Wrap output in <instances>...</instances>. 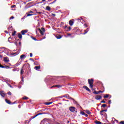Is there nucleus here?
Returning <instances> with one entry per match:
<instances>
[{
    "label": "nucleus",
    "mask_w": 124,
    "mask_h": 124,
    "mask_svg": "<svg viewBox=\"0 0 124 124\" xmlns=\"http://www.w3.org/2000/svg\"><path fill=\"white\" fill-rule=\"evenodd\" d=\"M80 114L82 115L83 116H85V114H86L83 111H80Z\"/></svg>",
    "instance_id": "7c9ffc66"
},
{
    "label": "nucleus",
    "mask_w": 124,
    "mask_h": 124,
    "mask_svg": "<svg viewBox=\"0 0 124 124\" xmlns=\"http://www.w3.org/2000/svg\"><path fill=\"white\" fill-rule=\"evenodd\" d=\"M12 19H14V16H12L10 18V20H12Z\"/></svg>",
    "instance_id": "49530a36"
},
{
    "label": "nucleus",
    "mask_w": 124,
    "mask_h": 124,
    "mask_svg": "<svg viewBox=\"0 0 124 124\" xmlns=\"http://www.w3.org/2000/svg\"><path fill=\"white\" fill-rule=\"evenodd\" d=\"M76 109V108H75V107H70L69 108V110L71 112H75Z\"/></svg>",
    "instance_id": "20e7f679"
},
{
    "label": "nucleus",
    "mask_w": 124,
    "mask_h": 124,
    "mask_svg": "<svg viewBox=\"0 0 124 124\" xmlns=\"http://www.w3.org/2000/svg\"><path fill=\"white\" fill-rule=\"evenodd\" d=\"M30 56L31 58L32 57V53H30Z\"/></svg>",
    "instance_id": "5fc2aeb1"
},
{
    "label": "nucleus",
    "mask_w": 124,
    "mask_h": 124,
    "mask_svg": "<svg viewBox=\"0 0 124 124\" xmlns=\"http://www.w3.org/2000/svg\"><path fill=\"white\" fill-rule=\"evenodd\" d=\"M62 88V85H55V88Z\"/></svg>",
    "instance_id": "c756f323"
},
{
    "label": "nucleus",
    "mask_w": 124,
    "mask_h": 124,
    "mask_svg": "<svg viewBox=\"0 0 124 124\" xmlns=\"http://www.w3.org/2000/svg\"><path fill=\"white\" fill-rule=\"evenodd\" d=\"M48 114V113H47V112L39 113L37 114L36 115H35V116H32V117H31V118H30V122H31V120H32V119H34V118H36V117H37V116H39V115H44V114Z\"/></svg>",
    "instance_id": "f03ea898"
},
{
    "label": "nucleus",
    "mask_w": 124,
    "mask_h": 124,
    "mask_svg": "<svg viewBox=\"0 0 124 124\" xmlns=\"http://www.w3.org/2000/svg\"><path fill=\"white\" fill-rule=\"evenodd\" d=\"M8 95H11V94H12L11 92H9L8 93Z\"/></svg>",
    "instance_id": "a18cd8bd"
},
{
    "label": "nucleus",
    "mask_w": 124,
    "mask_h": 124,
    "mask_svg": "<svg viewBox=\"0 0 124 124\" xmlns=\"http://www.w3.org/2000/svg\"><path fill=\"white\" fill-rule=\"evenodd\" d=\"M120 124H124V121H123L120 122Z\"/></svg>",
    "instance_id": "c03bdc74"
},
{
    "label": "nucleus",
    "mask_w": 124,
    "mask_h": 124,
    "mask_svg": "<svg viewBox=\"0 0 124 124\" xmlns=\"http://www.w3.org/2000/svg\"><path fill=\"white\" fill-rule=\"evenodd\" d=\"M3 67H3V66L2 65L0 64V68H2Z\"/></svg>",
    "instance_id": "864d4df0"
},
{
    "label": "nucleus",
    "mask_w": 124,
    "mask_h": 124,
    "mask_svg": "<svg viewBox=\"0 0 124 124\" xmlns=\"http://www.w3.org/2000/svg\"><path fill=\"white\" fill-rule=\"evenodd\" d=\"M10 39H11V37H10L8 38V41H9V42H10V43H11V42H10Z\"/></svg>",
    "instance_id": "09e8293b"
},
{
    "label": "nucleus",
    "mask_w": 124,
    "mask_h": 124,
    "mask_svg": "<svg viewBox=\"0 0 124 124\" xmlns=\"http://www.w3.org/2000/svg\"><path fill=\"white\" fill-rule=\"evenodd\" d=\"M5 33H8V31H5Z\"/></svg>",
    "instance_id": "774afa93"
},
{
    "label": "nucleus",
    "mask_w": 124,
    "mask_h": 124,
    "mask_svg": "<svg viewBox=\"0 0 124 124\" xmlns=\"http://www.w3.org/2000/svg\"><path fill=\"white\" fill-rule=\"evenodd\" d=\"M68 99H72V100H74V99H73V98H71V97H70L69 98V97H68Z\"/></svg>",
    "instance_id": "6e6d98bb"
},
{
    "label": "nucleus",
    "mask_w": 124,
    "mask_h": 124,
    "mask_svg": "<svg viewBox=\"0 0 124 124\" xmlns=\"http://www.w3.org/2000/svg\"><path fill=\"white\" fill-rule=\"evenodd\" d=\"M31 38H32V39H33V40H35V41H37V39H36V38L32 36H31Z\"/></svg>",
    "instance_id": "393cba45"
},
{
    "label": "nucleus",
    "mask_w": 124,
    "mask_h": 124,
    "mask_svg": "<svg viewBox=\"0 0 124 124\" xmlns=\"http://www.w3.org/2000/svg\"><path fill=\"white\" fill-rule=\"evenodd\" d=\"M73 24H74V22L73 21V20H69V24L70 25V26H73Z\"/></svg>",
    "instance_id": "9b49d317"
},
{
    "label": "nucleus",
    "mask_w": 124,
    "mask_h": 124,
    "mask_svg": "<svg viewBox=\"0 0 124 124\" xmlns=\"http://www.w3.org/2000/svg\"><path fill=\"white\" fill-rule=\"evenodd\" d=\"M28 32V30H22L21 31V33L22 35H25Z\"/></svg>",
    "instance_id": "0eeeda50"
},
{
    "label": "nucleus",
    "mask_w": 124,
    "mask_h": 124,
    "mask_svg": "<svg viewBox=\"0 0 124 124\" xmlns=\"http://www.w3.org/2000/svg\"><path fill=\"white\" fill-rule=\"evenodd\" d=\"M21 44H22V43L21 42H19V45H20V46H21Z\"/></svg>",
    "instance_id": "052dcab7"
},
{
    "label": "nucleus",
    "mask_w": 124,
    "mask_h": 124,
    "mask_svg": "<svg viewBox=\"0 0 124 124\" xmlns=\"http://www.w3.org/2000/svg\"><path fill=\"white\" fill-rule=\"evenodd\" d=\"M26 58V55L23 54L20 56V59L23 60V59Z\"/></svg>",
    "instance_id": "2eb2a0df"
},
{
    "label": "nucleus",
    "mask_w": 124,
    "mask_h": 124,
    "mask_svg": "<svg viewBox=\"0 0 124 124\" xmlns=\"http://www.w3.org/2000/svg\"><path fill=\"white\" fill-rule=\"evenodd\" d=\"M83 88L85 89V90H86V91H87L88 92H89V93H91V90L90 89V88H89L86 85H84L83 86Z\"/></svg>",
    "instance_id": "39448f33"
},
{
    "label": "nucleus",
    "mask_w": 124,
    "mask_h": 124,
    "mask_svg": "<svg viewBox=\"0 0 124 124\" xmlns=\"http://www.w3.org/2000/svg\"><path fill=\"white\" fill-rule=\"evenodd\" d=\"M86 113H87V114H88V115H91V111H90V110H85Z\"/></svg>",
    "instance_id": "412c9836"
},
{
    "label": "nucleus",
    "mask_w": 124,
    "mask_h": 124,
    "mask_svg": "<svg viewBox=\"0 0 124 124\" xmlns=\"http://www.w3.org/2000/svg\"><path fill=\"white\" fill-rule=\"evenodd\" d=\"M45 121H46V119H44V120H43V121L42 122H45Z\"/></svg>",
    "instance_id": "e2e57ef3"
},
{
    "label": "nucleus",
    "mask_w": 124,
    "mask_h": 124,
    "mask_svg": "<svg viewBox=\"0 0 124 124\" xmlns=\"http://www.w3.org/2000/svg\"><path fill=\"white\" fill-rule=\"evenodd\" d=\"M30 61H32V62H34V60H33V59L32 58H30Z\"/></svg>",
    "instance_id": "3c124183"
},
{
    "label": "nucleus",
    "mask_w": 124,
    "mask_h": 124,
    "mask_svg": "<svg viewBox=\"0 0 124 124\" xmlns=\"http://www.w3.org/2000/svg\"><path fill=\"white\" fill-rule=\"evenodd\" d=\"M10 29H12V26H11L10 27H9L8 28V30H10Z\"/></svg>",
    "instance_id": "13d9d810"
},
{
    "label": "nucleus",
    "mask_w": 124,
    "mask_h": 124,
    "mask_svg": "<svg viewBox=\"0 0 124 124\" xmlns=\"http://www.w3.org/2000/svg\"><path fill=\"white\" fill-rule=\"evenodd\" d=\"M104 116L105 117V119H107V114L105 113Z\"/></svg>",
    "instance_id": "c9c22d12"
},
{
    "label": "nucleus",
    "mask_w": 124,
    "mask_h": 124,
    "mask_svg": "<svg viewBox=\"0 0 124 124\" xmlns=\"http://www.w3.org/2000/svg\"><path fill=\"white\" fill-rule=\"evenodd\" d=\"M53 102H46L45 103V105H50V104H52Z\"/></svg>",
    "instance_id": "aec40b11"
},
{
    "label": "nucleus",
    "mask_w": 124,
    "mask_h": 124,
    "mask_svg": "<svg viewBox=\"0 0 124 124\" xmlns=\"http://www.w3.org/2000/svg\"><path fill=\"white\" fill-rule=\"evenodd\" d=\"M3 68H6V69H8L9 68H10V67H9V66H7V65H5V66H3Z\"/></svg>",
    "instance_id": "a211bd4d"
},
{
    "label": "nucleus",
    "mask_w": 124,
    "mask_h": 124,
    "mask_svg": "<svg viewBox=\"0 0 124 124\" xmlns=\"http://www.w3.org/2000/svg\"><path fill=\"white\" fill-rule=\"evenodd\" d=\"M93 93H94V94H99V91L96 92V91H94V92H93Z\"/></svg>",
    "instance_id": "b1692460"
},
{
    "label": "nucleus",
    "mask_w": 124,
    "mask_h": 124,
    "mask_svg": "<svg viewBox=\"0 0 124 124\" xmlns=\"http://www.w3.org/2000/svg\"><path fill=\"white\" fill-rule=\"evenodd\" d=\"M67 35H68V36H69L71 35V33H68V34H67Z\"/></svg>",
    "instance_id": "69168bd1"
},
{
    "label": "nucleus",
    "mask_w": 124,
    "mask_h": 124,
    "mask_svg": "<svg viewBox=\"0 0 124 124\" xmlns=\"http://www.w3.org/2000/svg\"><path fill=\"white\" fill-rule=\"evenodd\" d=\"M107 107V105H106V104H103V105L101 106V107H104V108H105V107Z\"/></svg>",
    "instance_id": "cd10ccee"
},
{
    "label": "nucleus",
    "mask_w": 124,
    "mask_h": 124,
    "mask_svg": "<svg viewBox=\"0 0 124 124\" xmlns=\"http://www.w3.org/2000/svg\"><path fill=\"white\" fill-rule=\"evenodd\" d=\"M46 0H42V1L39 2V3H42V2H44V1H46Z\"/></svg>",
    "instance_id": "ea45409f"
},
{
    "label": "nucleus",
    "mask_w": 124,
    "mask_h": 124,
    "mask_svg": "<svg viewBox=\"0 0 124 124\" xmlns=\"http://www.w3.org/2000/svg\"><path fill=\"white\" fill-rule=\"evenodd\" d=\"M56 37L57 39H61V38H62V35H58L56 36Z\"/></svg>",
    "instance_id": "ddd939ff"
},
{
    "label": "nucleus",
    "mask_w": 124,
    "mask_h": 124,
    "mask_svg": "<svg viewBox=\"0 0 124 124\" xmlns=\"http://www.w3.org/2000/svg\"><path fill=\"white\" fill-rule=\"evenodd\" d=\"M41 67L40 66H36L34 67V69H36V70H37L38 71L39 70V69H40Z\"/></svg>",
    "instance_id": "f8f14e48"
},
{
    "label": "nucleus",
    "mask_w": 124,
    "mask_h": 124,
    "mask_svg": "<svg viewBox=\"0 0 124 124\" xmlns=\"http://www.w3.org/2000/svg\"><path fill=\"white\" fill-rule=\"evenodd\" d=\"M38 31L41 35H44V32H45V29L44 28L42 27L41 29H39Z\"/></svg>",
    "instance_id": "7ed1b4c3"
},
{
    "label": "nucleus",
    "mask_w": 124,
    "mask_h": 124,
    "mask_svg": "<svg viewBox=\"0 0 124 124\" xmlns=\"http://www.w3.org/2000/svg\"><path fill=\"white\" fill-rule=\"evenodd\" d=\"M12 35L13 36H14V35H16V31H14V32L12 33Z\"/></svg>",
    "instance_id": "a878e982"
},
{
    "label": "nucleus",
    "mask_w": 124,
    "mask_h": 124,
    "mask_svg": "<svg viewBox=\"0 0 124 124\" xmlns=\"http://www.w3.org/2000/svg\"><path fill=\"white\" fill-rule=\"evenodd\" d=\"M88 32V29H87V30H84V34H86V33H87Z\"/></svg>",
    "instance_id": "e433bc0d"
},
{
    "label": "nucleus",
    "mask_w": 124,
    "mask_h": 124,
    "mask_svg": "<svg viewBox=\"0 0 124 124\" xmlns=\"http://www.w3.org/2000/svg\"><path fill=\"white\" fill-rule=\"evenodd\" d=\"M84 116H85V117H88V114H86V113H85V114H84Z\"/></svg>",
    "instance_id": "0e129e2a"
},
{
    "label": "nucleus",
    "mask_w": 124,
    "mask_h": 124,
    "mask_svg": "<svg viewBox=\"0 0 124 124\" xmlns=\"http://www.w3.org/2000/svg\"><path fill=\"white\" fill-rule=\"evenodd\" d=\"M103 113V111L102 110H101L100 111V115H101V116H103V113Z\"/></svg>",
    "instance_id": "473e14b6"
},
{
    "label": "nucleus",
    "mask_w": 124,
    "mask_h": 124,
    "mask_svg": "<svg viewBox=\"0 0 124 124\" xmlns=\"http://www.w3.org/2000/svg\"><path fill=\"white\" fill-rule=\"evenodd\" d=\"M11 55L12 56H14V55H15V56H17V55H18V53L17 52H12L11 53Z\"/></svg>",
    "instance_id": "dca6fc26"
},
{
    "label": "nucleus",
    "mask_w": 124,
    "mask_h": 124,
    "mask_svg": "<svg viewBox=\"0 0 124 124\" xmlns=\"http://www.w3.org/2000/svg\"><path fill=\"white\" fill-rule=\"evenodd\" d=\"M53 88H56L55 85L50 87V89H53Z\"/></svg>",
    "instance_id": "79ce46f5"
},
{
    "label": "nucleus",
    "mask_w": 124,
    "mask_h": 124,
    "mask_svg": "<svg viewBox=\"0 0 124 124\" xmlns=\"http://www.w3.org/2000/svg\"><path fill=\"white\" fill-rule=\"evenodd\" d=\"M111 103H112V100H108V104H111Z\"/></svg>",
    "instance_id": "58836bf2"
},
{
    "label": "nucleus",
    "mask_w": 124,
    "mask_h": 124,
    "mask_svg": "<svg viewBox=\"0 0 124 124\" xmlns=\"http://www.w3.org/2000/svg\"><path fill=\"white\" fill-rule=\"evenodd\" d=\"M8 86L9 87H10V88H12V86H11V85H10V84H9V83H8Z\"/></svg>",
    "instance_id": "de8ad7c7"
},
{
    "label": "nucleus",
    "mask_w": 124,
    "mask_h": 124,
    "mask_svg": "<svg viewBox=\"0 0 124 124\" xmlns=\"http://www.w3.org/2000/svg\"><path fill=\"white\" fill-rule=\"evenodd\" d=\"M0 94L2 96V97L5 96V94L4 93V91H0Z\"/></svg>",
    "instance_id": "1a4fd4ad"
},
{
    "label": "nucleus",
    "mask_w": 124,
    "mask_h": 124,
    "mask_svg": "<svg viewBox=\"0 0 124 124\" xmlns=\"http://www.w3.org/2000/svg\"><path fill=\"white\" fill-rule=\"evenodd\" d=\"M46 9L47 11H51V8L49 6H46Z\"/></svg>",
    "instance_id": "4468645a"
},
{
    "label": "nucleus",
    "mask_w": 124,
    "mask_h": 124,
    "mask_svg": "<svg viewBox=\"0 0 124 124\" xmlns=\"http://www.w3.org/2000/svg\"><path fill=\"white\" fill-rule=\"evenodd\" d=\"M103 112H107V109H103L102 110Z\"/></svg>",
    "instance_id": "8fccbe9b"
},
{
    "label": "nucleus",
    "mask_w": 124,
    "mask_h": 124,
    "mask_svg": "<svg viewBox=\"0 0 124 124\" xmlns=\"http://www.w3.org/2000/svg\"><path fill=\"white\" fill-rule=\"evenodd\" d=\"M101 98H102L101 95H97L95 97V99H96V100H99L100 99H101Z\"/></svg>",
    "instance_id": "423d86ee"
},
{
    "label": "nucleus",
    "mask_w": 124,
    "mask_h": 124,
    "mask_svg": "<svg viewBox=\"0 0 124 124\" xmlns=\"http://www.w3.org/2000/svg\"><path fill=\"white\" fill-rule=\"evenodd\" d=\"M52 16H54V17H55V16H56V14H52Z\"/></svg>",
    "instance_id": "bf43d9fd"
},
{
    "label": "nucleus",
    "mask_w": 124,
    "mask_h": 124,
    "mask_svg": "<svg viewBox=\"0 0 124 124\" xmlns=\"http://www.w3.org/2000/svg\"><path fill=\"white\" fill-rule=\"evenodd\" d=\"M57 1V0H54L52 2L50 3V4H53V3H55Z\"/></svg>",
    "instance_id": "f704fd0d"
},
{
    "label": "nucleus",
    "mask_w": 124,
    "mask_h": 124,
    "mask_svg": "<svg viewBox=\"0 0 124 124\" xmlns=\"http://www.w3.org/2000/svg\"><path fill=\"white\" fill-rule=\"evenodd\" d=\"M101 103H106V102L104 100L101 101Z\"/></svg>",
    "instance_id": "37998d69"
},
{
    "label": "nucleus",
    "mask_w": 124,
    "mask_h": 124,
    "mask_svg": "<svg viewBox=\"0 0 124 124\" xmlns=\"http://www.w3.org/2000/svg\"><path fill=\"white\" fill-rule=\"evenodd\" d=\"M37 13H38V14H41V12H37Z\"/></svg>",
    "instance_id": "338daca9"
},
{
    "label": "nucleus",
    "mask_w": 124,
    "mask_h": 124,
    "mask_svg": "<svg viewBox=\"0 0 124 124\" xmlns=\"http://www.w3.org/2000/svg\"><path fill=\"white\" fill-rule=\"evenodd\" d=\"M88 83L90 85V88L93 89V79H88Z\"/></svg>",
    "instance_id": "f257e3e1"
},
{
    "label": "nucleus",
    "mask_w": 124,
    "mask_h": 124,
    "mask_svg": "<svg viewBox=\"0 0 124 124\" xmlns=\"http://www.w3.org/2000/svg\"><path fill=\"white\" fill-rule=\"evenodd\" d=\"M32 15H33L32 14H28L27 16H32Z\"/></svg>",
    "instance_id": "72a5a7b5"
},
{
    "label": "nucleus",
    "mask_w": 124,
    "mask_h": 124,
    "mask_svg": "<svg viewBox=\"0 0 124 124\" xmlns=\"http://www.w3.org/2000/svg\"><path fill=\"white\" fill-rule=\"evenodd\" d=\"M22 99H24L25 100H27L29 99V98L28 97L25 96V97H23Z\"/></svg>",
    "instance_id": "2f4dec72"
},
{
    "label": "nucleus",
    "mask_w": 124,
    "mask_h": 124,
    "mask_svg": "<svg viewBox=\"0 0 124 124\" xmlns=\"http://www.w3.org/2000/svg\"><path fill=\"white\" fill-rule=\"evenodd\" d=\"M63 97H66L67 98H69V95L68 94H66L63 96Z\"/></svg>",
    "instance_id": "4be33fe9"
},
{
    "label": "nucleus",
    "mask_w": 124,
    "mask_h": 124,
    "mask_svg": "<svg viewBox=\"0 0 124 124\" xmlns=\"http://www.w3.org/2000/svg\"><path fill=\"white\" fill-rule=\"evenodd\" d=\"M99 92V93H104V91H98Z\"/></svg>",
    "instance_id": "4d7b16f0"
},
{
    "label": "nucleus",
    "mask_w": 124,
    "mask_h": 124,
    "mask_svg": "<svg viewBox=\"0 0 124 124\" xmlns=\"http://www.w3.org/2000/svg\"><path fill=\"white\" fill-rule=\"evenodd\" d=\"M109 97V94H107L104 96V98H108Z\"/></svg>",
    "instance_id": "5701e85b"
},
{
    "label": "nucleus",
    "mask_w": 124,
    "mask_h": 124,
    "mask_svg": "<svg viewBox=\"0 0 124 124\" xmlns=\"http://www.w3.org/2000/svg\"><path fill=\"white\" fill-rule=\"evenodd\" d=\"M53 88H56L55 85L50 87V89H53Z\"/></svg>",
    "instance_id": "a19ab883"
},
{
    "label": "nucleus",
    "mask_w": 124,
    "mask_h": 124,
    "mask_svg": "<svg viewBox=\"0 0 124 124\" xmlns=\"http://www.w3.org/2000/svg\"><path fill=\"white\" fill-rule=\"evenodd\" d=\"M16 5H13L11 6V8H14V7H16Z\"/></svg>",
    "instance_id": "4c0bfd02"
},
{
    "label": "nucleus",
    "mask_w": 124,
    "mask_h": 124,
    "mask_svg": "<svg viewBox=\"0 0 124 124\" xmlns=\"http://www.w3.org/2000/svg\"><path fill=\"white\" fill-rule=\"evenodd\" d=\"M18 34V37L19 38V39H22L23 38V36H22V34L21 33L18 32L17 33Z\"/></svg>",
    "instance_id": "9d476101"
},
{
    "label": "nucleus",
    "mask_w": 124,
    "mask_h": 124,
    "mask_svg": "<svg viewBox=\"0 0 124 124\" xmlns=\"http://www.w3.org/2000/svg\"><path fill=\"white\" fill-rule=\"evenodd\" d=\"M95 124H102V123H101L100 121H98L97 120L95 121Z\"/></svg>",
    "instance_id": "f3484780"
},
{
    "label": "nucleus",
    "mask_w": 124,
    "mask_h": 124,
    "mask_svg": "<svg viewBox=\"0 0 124 124\" xmlns=\"http://www.w3.org/2000/svg\"><path fill=\"white\" fill-rule=\"evenodd\" d=\"M20 74L22 75L23 74H24V70H23V69H21V71H20Z\"/></svg>",
    "instance_id": "bb28decb"
},
{
    "label": "nucleus",
    "mask_w": 124,
    "mask_h": 124,
    "mask_svg": "<svg viewBox=\"0 0 124 124\" xmlns=\"http://www.w3.org/2000/svg\"><path fill=\"white\" fill-rule=\"evenodd\" d=\"M28 13H33V12H32V11H29L28 12Z\"/></svg>",
    "instance_id": "603ef678"
},
{
    "label": "nucleus",
    "mask_w": 124,
    "mask_h": 124,
    "mask_svg": "<svg viewBox=\"0 0 124 124\" xmlns=\"http://www.w3.org/2000/svg\"><path fill=\"white\" fill-rule=\"evenodd\" d=\"M5 101L6 102V103H7L8 104H11V102L10 100H8L7 99H5Z\"/></svg>",
    "instance_id": "6ab92c4d"
},
{
    "label": "nucleus",
    "mask_w": 124,
    "mask_h": 124,
    "mask_svg": "<svg viewBox=\"0 0 124 124\" xmlns=\"http://www.w3.org/2000/svg\"><path fill=\"white\" fill-rule=\"evenodd\" d=\"M3 61L5 62H9V58L8 57H4Z\"/></svg>",
    "instance_id": "6e6552de"
},
{
    "label": "nucleus",
    "mask_w": 124,
    "mask_h": 124,
    "mask_svg": "<svg viewBox=\"0 0 124 124\" xmlns=\"http://www.w3.org/2000/svg\"><path fill=\"white\" fill-rule=\"evenodd\" d=\"M67 28H68V27H67V25H65V27H64V29H67Z\"/></svg>",
    "instance_id": "680f3d73"
},
{
    "label": "nucleus",
    "mask_w": 124,
    "mask_h": 124,
    "mask_svg": "<svg viewBox=\"0 0 124 124\" xmlns=\"http://www.w3.org/2000/svg\"><path fill=\"white\" fill-rule=\"evenodd\" d=\"M71 27H69L67 28V31H71Z\"/></svg>",
    "instance_id": "c85d7f7f"
}]
</instances>
